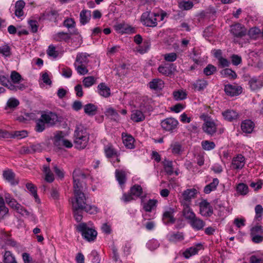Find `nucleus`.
<instances>
[{
    "instance_id": "obj_1",
    "label": "nucleus",
    "mask_w": 263,
    "mask_h": 263,
    "mask_svg": "<svg viewBox=\"0 0 263 263\" xmlns=\"http://www.w3.org/2000/svg\"><path fill=\"white\" fill-rule=\"evenodd\" d=\"M86 175L79 169L73 172V190L74 198L72 201L73 209H81L86 203V197L83 192L85 187Z\"/></svg>"
},
{
    "instance_id": "obj_2",
    "label": "nucleus",
    "mask_w": 263,
    "mask_h": 263,
    "mask_svg": "<svg viewBox=\"0 0 263 263\" xmlns=\"http://www.w3.org/2000/svg\"><path fill=\"white\" fill-rule=\"evenodd\" d=\"M58 117L55 113L49 112L42 114L41 117L35 121V130L41 133L44 131L46 125L51 126L58 122Z\"/></svg>"
},
{
    "instance_id": "obj_3",
    "label": "nucleus",
    "mask_w": 263,
    "mask_h": 263,
    "mask_svg": "<svg viewBox=\"0 0 263 263\" xmlns=\"http://www.w3.org/2000/svg\"><path fill=\"white\" fill-rule=\"evenodd\" d=\"M74 143L78 149L84 148L89 141V136L86 131L82 127H77L74 134Z\"/></svg>"
},
{
    "instance_id": "obj_4",
    "label": "nucleus",
    "mask_w": 263,
    "mask_h": 263,
    "mask_svg": "<svg viewBox=\"0 0 263 263\" xmlns=\"http://www.w3.org/2000/svg\"><path fill=\"white\" fill-rule=\"evenodd\" d=\"M5 198L7 204L12 208L14 209L18 213L26 217H32L34 218L33 214L27 211L22 205L17 202V201L13 198H12L9 194H6Z\"/></svg>"
},
{
    "instance_id": "obj_5",
    "label": "nucleus",
    "mask_w": 263,
    "mask_h": 263,
    "mask_svg": "<svg viewBox=\"0 0 263 263\" xmlns=\"http://www.w3.org/2000/svg\"><path fill=\"white\" fill-rule=\"evenodd\" d=\"M77 229L81 233L84 239L88 241H93L96 238L97 232L92 228H90L85 223H80Z\"/></svg>"
},
{
    "instance_id": "obj_6",
    "label": "nucleus",
    "mask_w": 263,
    "mask_h": 263,
    "mask_svg": "<svg viewBox=\"0 0 263 263\" xmlns=\"http://www.w3.org/2000/svg\"><path fill=\"white\" fill-rule=\"evenodd\" d=\"M157 16L159 17V14L146 11L142 14L141 21L144 25L147 27H154L157 25L156 18Z\"/></svg>"
},
{
    "instance_id": "obj_7",
    "label": "nucleus",
    "mask_w": 263,
    "mask_h": 263,
    "mask_svg": "<svg viewBox=\"0 0 263 263\" xmlns=\"http://www.w3.org/2000/svg\"><path fill=\"white\" fill-rule=\"evenodd\" d=\"M197 191L195 189H187L183 191L180 198L181 204H191V200L195 198Z\"/></svg>"
},
{
    "instance_id": "obj_8",
    "label": "nucleus",
    "mask_w": 263,
    "mask_h": 263,
    "mask_svg": "<svg viewBox=\"0 0 263 263\" xmlns=\"http://www.w3.org/2000/svg\"><path fill=\"white\" fill-rule=\"evenodd\" d=\"M178 121L174 118H167L161 122L162 128L167 132H173L177 128Z\"/></svg>"
},
{
    "instance_id": "obj_9",
    "label": "nucleus",
    "mask_w": 263,
    "mask_h": 263,
    "mask_svg": "<svg viewBox=\"0 0 263 263\" xmlns=\"http://www.w3.org/2000/svg\"><path fill=\"white\" fill-rule=\"evenodd\" d=\"M231 32L235 37H242L246 35L247 30L243 25L237 23L231 26Z\"/></svg>"
},
{
    "instance_id": "obj_10",
    "label": "nucleus",
    "mask_w": 263,
    "mask_h": 263,
    "mask_svg": "<svg viewBox=\"0 0 263 263\" xmlns=\"http://www.w3.org/2000/svg\"><path fill=\"white\" fill-rule=\"evenodd\" d=\"M202 129L204 133L209 135H213L217 130L214 121L211 119L205 120L202 125Z\"/></svg>"
},
{
    "instance_id": "obj_11",
    "label": "nucleus",
    "mask_w": 263,
    "mask_h": 263,
    "mask_svg": "<svg viewBox=\"0 0 263 263\" xmlns=\"http://www.w3.org/2000/svg\"><path fill=\"white\" fill-rule=\"evenodd\" d=\"M224 91L227 95L233 97L240 94L242 88L236 84H228L225 85Z\"/></svg>"
},
{
    "instance_id": "obj_12",
    "label": "nucleus",
    "mask_w": 263,
    "mask_h": 263,
    "mask_svg": "<svg viewBox=\"0 0 263 263\" xmlns=\"http://www.w3.org/2000/svg\"><path fill=\"white\" fill-rule=\"evenodd\" d=\"M200 213L205 217L210 216L213 214V209L210 204L205 200L199 203Z\"/></svg>"
},
{
    "instance_id": "obj_13",
    "label": "nucleus",
    "mask_w": 263,
    "mask_h": 263,
    "mask_svg": "<svg viewBox=\"0 0 263 263\" xmlns=\"http://www.w3.org/2000/svg\"><path fill=\"white\" fill-rule=\"evenodd\" d=\"M3 176L4 178L12 185H16L18 183V180L15 178V175L11 170L4 171Z\"/></svg>"
},
{
    "instance_id": "obj_14",
    "label": "nucleus",
    "mask_w": 263,
    "mask_h": 263,
    "mask_svg": "<svg viewBox=\"0 0 263 263\" xmlns=\"http://www.w3.org/2000/svg\"><path fill=\"white\" fill-rule=\"evenodd\" d=\"M245 164V158L241 154L233 158L232 161V167L235 170H240Z\"/></svg>"
},
{
    "instance_id": "obj_15",
    "label": "nucleus",
    "mask_w": 263,
    "mask_h": 263,
    "mask_svg": "<svg viewBox=\"0 0 263 263\" xmlns=\"http://www.w3.org/2000/svg\"><path fill=\"white\" fill-rule=\"evenodd\" d=\"M65 134L61 131H58L54 134V136L52 139L54 145L59 148L62 146V144L65 138Z\"/></svg>"
},
{
    "instance_id": "obj_16",
    "label": "nucleus",
    "mask_w": 263,
    "mask_h": 263,
    "mask_svg": "<svg viewBox=\"0 0 263 263\" xmlns=\"http://www.w3.org/2000/svg\"><path fill=\"white\" fill-rule=\"evenodd\" d=\"M115 30L121 33H130L134 32V28L125 23H120L115 26Z\"/></svg>"
},
{
    "instance_id": "obj_17",
    "label": "nucleus",
    "mask_w": 263,
    "mask_h": 263,
    "mask_svg": "<svg viewBox=\"0 0 263 263\" xmlns=\"http://www.w3.org/2000/svg\"><path fill=\"white\" fill-rule=\"evenodd\" d=\"M202 246L201 243H197L187 249L183 252V256L185 258H189L191 256L196 254L198 252L202 249Z\"/></svg>"
},
{
    "instance_id": "obj_18",
    "label": "nucleus",
    "mask_w": 263,
    "mask_h": 263,
    "mask_svg": "<svg viewBox=\"0 0 263 263\" xmlns=\"http://www.w3.org/2000/svg\"><path fill=\"white\" fill-rule=\"evenodd\" d=\"M123 143L125 146L129 149L134 148L135 139L133 137L127 133H123L122 134Z\"/></svg>"
},
{
    "instance_id": "obj_19",
    "label": "nucleus",
    "mask_w": 263,
    "mask_h": 263,
    "mask_svg": "<svg viewBox=\"0 0 263 263\" xmlns=\"http://www.w3.org/2000/svg\"><path fill=\"white\" fill-rule=\"evenodd\" d=\"M192 228L196 230H202L205 225V222L196 216L189 222Z\"/></svg>"
},
{
    "instance_id": "obj_20",
    "label": "nucleus",
    "mask_w": 263,
    "mask_h": 263,
    "mask_svg": "<svg viewBox=\"0 0 263 263\" xmlns=\"http://www.w3.org/2000/svg\"><path fill=\"white\" fill-rule=\"evenodd\" d=\"M183 206L182 215L185 219L189 220V222L196 216V214L190 208V205L181 204Z\"/></svg>"
},
{
    "instance_id": "obj_21",
    "label": "nucleus",
    "mask_w": 263,
    "mask_h": 263,
    "mask_svg": "<svg viewBox=\"0 0 263 263\" xmlns=\"http://www.w3.org/2000/svg\"><path fill=\"white\" fill-rule=\"evenodd\" d=\"M148 86L151 89L159 90L163 88L164 82L160 79H154L148 83Z\"/></svg>"
},
{
    "instance_id": "obj_22",
    "label": "nucleus",
    "mask_w": 263,
    "mask_h": 263,
    "mask_svg": "<svg viewBox=\"0 0 263 263\" xmlns=\"http://www.w3.org/2000/svg\"><path fill=\"white\" fill-rule=\"evenodd\" d=\"M98 93L102 97L108 98L110 96V88L104 83H101L98 86Z\"/></svg>"
},
{
    "instance_id": "obj_23",
    "label": "nucleus",
    "mask_w": 263,
    "mask_h": 263,
    "mask_svg": "<svg viewBox=\"0 0 263 263\" xmlns=\"http://www.w3.org/2000/svg\"><path fill=\"white\" fill-rule=\"evenodd\" d=\"M254 127V123L250 120H246L243 121L241 124L242 130L246 133H251Z\"/></svg>"
},
{
    "instance_id": "obj_24",
    "label": "nucleus",
    "mask_w": 263,
    "mask_h": 263,
    "mask_svg": "<svg viewBox=\"0 0 263 263\" xmlns=\"http://www.w3.org/2000/svg\"><path fill=\"white\" fill-rule=\"evenodd\" d=\"M222 116L229 121H232L238 118V114L235 110L231 109H228L223 112Z\"/></svg>"
},
{
    "instance_id": "obj_25",
    "label": "nucleus",
    "mask_w": 263,
    "mask_h": 263,
    "mask_svg": "<svg viewBox=\"0 0 263 263\" xmlns=\"http://www.w3.org/2000/svg\"><path fill=\"white\" fill-rule=\"evenodd\" d=\"M25 6V3L22 0L17 1L15 5V15L20 17L24 15L23 9Z\"/></svg>"
},
{
    "instance_id": "obj_26",
    "label": "nucleus",
    "mask_w": 263,
    "mask_h": 263,
    "mask_svg": "<svg viewBox=\"0 0 263 263\" xmlns=\"http://www.w3.org/2000/svg\"><path fill=\"white\" fill-rule=\"evenodd\" d=\"M208 85V82L204 79H198L193 84V89L196 91H202L204 90Z\"/></svg>"
},
{
    "instance_id": "obj_27",
    "label": "nucleus",
    "mask_w": 263,
    "mask_h": 263,
    "mask_svg": "<svg viewBox=\"0 0 263 263\" xmlns=\"http://www.w3.org/2000/svg\"><path fill=\"white\" fill-rule=\"evenodd\" d=\"M91 17V11L88 10H83L80 14V21L82 25L88 23Z\"/></svg>"
},
{
    "instance_id": "obj_28",
    "label": "nucleus",
    "mask_w": 263,
    "mask_h": 263,
    "mask_svg": "<svg viewBox=\"0 0 263 263\" xmlns=\"http://www.w3.org/2000/svg\"><path fill=\"white\" fill-rule=\"evenodd\" d=\"M88 57L85 53L78 54L74 65H86L88 62Z\"/></svg>"
},
{
    "instance_id": "obj_29",
    "label": "nucleus",
    "mask_w": 263,
    "mask_h": 263,
    "mask_svg": "<svg viewBox=\"0 0 263 263\" xmlns=\"http://www.w3.org/2000/svg\"><path fill=\"white\" fill-rule=\"evenodd\" d=\"M130 118L134 122H139L144 120L145 116L141 111L134 110L132 112Z\"/></svg>"
},
{
    "instance_id": "obj_30",
    "label": "nucleus",
    "mask_w": 263,
    "mask_h": 263,
    "mask_svg": "<svg viewBox=\"0 0 263 263\" xmlns=\"http://www.w3.org/2000/svg\"><path fill=\"white\" fill-rule=\"evenodd\" d=\"M104 152L107 158H112L114 156L118 157L116 151L114 149L111 145L108 144L104 147ZM118 162L120 160L118 158H116Z\"/></svg>"
},
{
    "instance_id": "obj_31",
    "label": "nucleus",
    "mask_w": 263,
    "mask_h": 263,
    "mask_svg": "<svg viewBox=\"0 0 263 263\" xmlns=\"http://www.w3.org/2000/svg\"><path fill=\"white\" fill-rule=\"evenodd\" d=\"M249 85L252 90H256L262 86V82L259 78L253 77L249 81Z\"/></svg>"
},
{
    "instance_id": "obj_32",
    "label": "nucleus",
    "mask_w": 263,
    "mask_h": 263,
    "mask_svg": "<svg viewBox=\"0 0 263 263\" xmlns=\"http://www.w3.org/2000/svg\"><path fill=\"white\" fill-rule=\"evenodd\" d=\"M84 112L89 116H93L96 115L97 107L95 105L88 103L84 106Z\"/></svg>"
},
{
    "instance_id": "obj_33",
    "label": "nucleus",
    "mask_w": 263,
    "mask_h": 263,
    "mask_svg": "<svg viewBox=\"0 0 263 263\" xmlns=\"http://www.w3.org/2000/svg\"><path fill=\"white\" fill-rule=\"evenodd\" d=\"M173 210L171 209L169 211H165L163 215V221L165 224L169 223H174L175 219L173 216Z\"/></svg>"
},
{
    "instance_id": "obj_34",
    "label": "nucleus",
    "mask_w": 263,
    "mask_h": 263,
    "mask_svg": "<svg viewBox=\"0 0 263 263\" xmlns=\"http://www.w3.org/2000/svg\"><path fill=\"white\" fill-rule=\"evenodd\" d=\"M219 183V180L217 178L213 179V181L210 184L206 185L204 189V192L205 194H209L212 191L216 189L217 186Z\"/></svg>"
},
{
    "instance_id": "obj_35",
    "label": "nucleus",
    "mask_w": 263,
    "mask_h": 263,
    "mask_svg": "<svg viewBox=\"0 0 263 263\" xmlns=\"http://www.w3.org/2000/svg\"><path fill=\"white\" fill-rule=\"evenodd\" d=\"M158 70L162 74L166 76H168L172 73V66L168 64L160 66L158 68Z\"/></svg>"
},
{
    "instance_id": "obj_36",
    "label": "nucleus",
    "mask_w": 263,
    "mask_h": 263,
    "mask_svg": "<svg viewBox=\"0 0 263 263\" xmlns=\"http://www.w3.org/2000/svg\"><path fill=\"white\" fill-rule=\"evenodd\" d=\"M116 177L120 185L123 184L126 180L125 172L122 170H117L116 171Z\"/></svg>"
},
{
    "instance_id": "obj_37",
    "label": "nucleus",
    "mask_w": 263,
    "mask_h": 263,
    "mask_svg": "<svg viewBox=\"0 0 263 263\" xmlns=\"http://www.w3.org/2000/svg\"><path fill=\"white\" fill-rule=\"evenodd\" d=\"M157 203L156 200L150 199L147 202L143 203V209L146 212H151L156 206Z\"/></svg>"
},
{
    "instance_id": "obj_38",
    "label": "nucleus",
    "mask_w": 263,
    "mask_h": 263,
    "mask_svg": "<svg viewBox=\"0 0 263 263\" xmlns=\"http://www.w3.org/2000/svg\"><path fill=\"white\" fill-rule=\"evenodd\" d=\"M105 114L114 120H118L119 119V116L118 113L111 107L107 108L105 111Z\"/></svg>"
},
{
    "instance_id": "obj_39",
    "label": "nucleus",
    "mask_w": 263,
    "mask_h": 263,
    "mask_svg": "<svg viewBox=\"0 0 263 263\" xmlns=\"http://www.w3.org/2000/svg\"><path fill=\"white\" fill-rule=\"evenodd\" d=\"M130 192L134 197L138 198L142 195V189L140 185L136 184L130 188Z\"/></svg>"
},
{
    "instance_id": "obj_40",
    "label": "nucleus",
    "mask_w": 263,
    "mask_h": 263,
    "mask_svg": "<svg viewBox=\"0 0 263 263\" xmlns=\"http://www.w3.org/2000/svg\"><path fill=\"white\" fill-rule=\"evenodd\" d=\"M10 135V138H17L18 139H22L27 136V132L26 130L14 131L9 133Z\"/></svg>"
},
{
    "instance_id": "obj_41",
    "label": "nucleus",
    "mask_w": 263,
    "mask_h": 263,
    "mask_svg": "<svg viewBox=\"0 0 263 263\" xmlns=\"http://www.w3.org/2000/svg\"><path fill=\"white\" fill-rule=\"evenodd\" d=\"M163 165L165 172L168 175H172L174 172L173 162L172 161L165 159L163 161Z\"/></svg>"
},
{
    "instance_id": "obj_42",
    "label": "nucleus",
    "mask_w": 263,
    "mask_h": 263,
    "mask_svg": "<svg viewBox=\"0 0 263 263\" xmlns=\"http://www.w3.org/2000/svg\"><path fill=\"white\" fill-rule=\"evenodd\" d=\"M81 210H84L86 212L89 213L90 214H94L98 212V209L97 207L94 205L87 204L86 203H85V205H84L83 206V208H82Z\"/></svg>"
},
{
    "instance_id": "obj_43",
    "label": "nucleus",
    "mask_w": 263,
    "mask_h": 263,
    "mask_svg": "<svg viewBox=\"0 0 263 263\" xmlns=\"http://www.w3.org/2000/svg\"><path fill=\"white\" fill-rule=\"evenodd\" d=\"M5 263H17L16 261L10 251H6L4 256Z\"/></svg>"
},
{
    "instance_id": "obj_44",
    "label": "nucleus",
    "mask_w": 263,
    "mask_h": 263,
    "mask_svg": "<svg viewBox=\"0 0 263 263\" xmlns=\"http://www.w3.org/2000/svg\"><path fill=\"white\" fill-rule=\"evenodd\" d=\"M54 39L57 41H61L62 40L66 41L70 39V36L67 33L60 32L54 35Z\"/></svg>"
},
{
    "instance_id": "obj_45",
    "label": "nucleus",
    "mask_w": 263,
    "mask_h": 263,
    "mask_svg": "<svg viewBox=\"0 0 263 263\" xmlns=\"http://www.w3.org/2000/svg\"><path fill=\"white\" fill-rule=\"evenodd\" d=\"M27 189L30 192L31 194L34 197L35 201L37 202H39L40 199L38 197V196L36 193V190L35 188V186L31 183H27L26 185Z\"/></svg>"
},
{
    "instance_id": "obj_46",
    "label": "nucleus",
    "mask_w": 263,
    "mask_h": 263,
    "mask_svg": "<svg viewBox=\"0 0 263 263\" xmlns=\"http://www.w3.org/2000/svg\"><path fill=\"white\" fill-rule=\"evenodd\" d=\"M221 74L224 77H229L232 79L236 78L237 75L236 73L231 69L226 68L221 71Z\"/></svg>"
},
{
    "instance_id": "obj_47",
    "label": "nucleus",
    "mask_w": 263,
    "mask_h": 263,
    "mask_svg": "<svg viewBox=\"0 0 263 263\" xmlns=\"http://www.w3.org/2000/svg\"><path fill=\"white\" fill-rule=\"evenodd\" d=\"M201 145L203 149L205 151H210L215 147V144L213 142L208 140H204L201 142Z\"/></svg>"
},
{
    "instance_id": "obj_48",
    "label": "nucleus",
    "mask_w": 263,
    "mask_h": 263,
    "mask_svg": "<svg viewBox=\"0 0 263 263\" xmlns=\"http://www.w3.org/2000/svg\"><path fill=\"white\" fill-rule=\"evenodd\" d=\"M10 78L14 84H18L22 80V76L15 71H12L11 72Z\"/></svg>"
},
{
    "instance_id": "obj_49",
    "label": "nucleus",
    "mask_w": 263,
    "mask_h": 263,
    "mask_svg": "<svg viewBox=\"0 0 263 263\" xmlns=\"http://www.w3.org/2000/svg\"><path fill=\"white\" fill-rule=\"evenodd\" d=\"M237 192L241 195H244L248 192V187L244 183H239L236 188Z\"/></svg>"
},
{
    "instance_id": "obj_50",
    "label": "nucleus",
    "mask_w": 263,
    "mask_h": 263,
    "mask_svg": "<svg viewBox=\"0 0 263 263\" xmlns=\"http://www.w3.org/2000/svg\"><path fill=\"white\" fill-rule=\"evenodd\" d=\"M173 96L175 100H181L186 98V93L183 90H178L173 92Z\"/></svg>"
},
{
    "instance_id": "obj_51",
    "label": "nucleus",
    "mask_w": 263,
    "mask_h": 263,
    "mask_svg": "<svg viewBox=\"0 0 263 263\" xmlns=\"http://www.w3.org/2000/svg\"><path fill=\"white\" fill-rule=\"evenodd\" d=\"M95 81L93 77L89 76L85 77L83 80V83L85 87H89L95 84Z\"/></svg>"
},
{
    "instance_id": "obj_52",
    "label": "nucleus",
    "mask_w": 263,
    "mask_h": 263,
    "mask_svg": "<svg viewBox=\"0 0 263 263\" xmlns=\"http://www.w3.org/2000/svg\"><path fill=\"white\" fill-rule=\"evenodd\" d=\"M74 66L78 73L81 75H85L88 72L86 65H74Z\"/></svg>"
},
{
    "instance_id": "obj_53",
    "label": "nucleus",
    "mask_w": 263,
    "mask_h": 263,
    "mask_svg": "<svg viewBox=\"0 0 263 263\" xmlns=\"http://www.w3.org/2000/svg\"><path fill=\"white\" fill-rule=\"evenodd\" d=\"M172 153L174 155H179L182 151L181 145L175 143L171 145Z\"/></svg>"
},
{
    "instance_id": "obj_54",
    "label": "nucleus",
    "mask_w": 263,
    "mask_h": 263,
    "mask_svg": "<svg viewBox=\"0 0 263 263\" xmlns=\"http://www.w3.org/2000/svg\"><path fill=\"white\" fill-rule=\"evenodd\" d=\"M216 71V67L212 64H209L203 69V73L206 76L213 74Z\"/></svg>"
},
{
    "instance_id": "obj_55",
    "label": "nucleus",
    "mask_w": 263,
    "mask_h": 263,
    "mask_svg": "<svg viewBox=\"0 0 263 263\" xmlns=\"http://www.w3.org/2000/svg\"><path fill=\"white\" fill-rule=\"evenodd\" d=\"M47 53L49 56L54 58H57L59 55L58 51L56 50L55 47L52 45H50L48 47Z\"/></svg>"
},
{
    "instance_id": "obj_56",
    "label": "nucleus",
    "mask_w": 263,
    "mask_h": 263,
    "mask_svg": "<svg viewBox=\"0 0 263 263\" xmlns=\"http://www.w3.org/2000/svg\"><path fill=\"white\" fill-rule=\"evenodd\" d=\"M164 60L167 62H174L177 58V54L175 52L166 53L163 55Z\"/></svg>"
},
{
    "instance_id": "obj_57",
    "label": "nucleus",
    "mask_w": 263,
    "mask_h": 263,
    "mask_svg": "<svg viewBox=\"0 0 263 263\" xmlns=\"http://www.w3.org/2000/svg\"><path fill=\"white\" fill-rule=\"evenodd\" d=\"M263 234V229L260 226H256L251 229V235Z\"/></svg>"
},
{
    "instance_id": "obj_58",
    "label": "nucleus",
    "mask_w": 263,
    "mask_h": 263,
    "mask_svg": "<svg viewBox=\"0 0 263 263\" xmlns=\"http://www.w3.org/2000/svg\"><path fill=\"white\" fill-rule=\"evenodd\" d=\"M19 103L17 99L11 98L8 100L7 105L9 108H15L19 105Z\"/></svg>"
},
{
    "instance_id": "obj_59",
    "label": "nucleus",
    "mask_w": 263,
    "mask_h": 263,
    "mask_svg": "<svg viewBox=\"0 0 263 263\" xmlns=\"http://www.w3.org/2000/svg\"><path fill=\"white\" fill-rule=\"evenodd\" d=\"M0 53L5 57L10 55V48L8 45H4L0 47Z\"/></svg>"
},
{
    "instance_id": "obj_60",
    "label": "nucleus",
    "mask_w": 263,
    "mask_h": 263,
    "mask_svg": "<svg viewBox=\"0 0 263 263\" xmlns=\"http://www.w3.org/2000/svg\"><path fill=\"white\" fill-rule=\"evenodd\" d=\"M75 22L71 18H66L63 22V25L68 29L73 28L75 27Z\"/></svg>"
},
{
    "instance_id": "obj_61",
    "label": "nucleus",
    "mask_w": 263,
    "mask_h": 263,
    "mask_svg": "<svg viewBox=\"0 0 263 263\" xmlns=\"http://www.w3.org/2000/svg\"><path fill=\"white\" fill-rule=\"evenodd\" d=\"M193 6V4L192 2H182L179 4V7L181 9L188 10L191 9Z\"/></svg>"
},
{
    "instance_id": "obj_62",
    "label": "nucleus",
    "mask_w": 263,
    "mask_h": 263,
    "mask_svg": "<svg viewBox=\"0 0 263 263\" xmlns=\"http://www.w3.org/2000/svg\"><path fill=\"white\" fill-rule=\"evenodd\" d=\"M31 151L32 153H40L43 150V147L41 144L36 143L30 145Z\"/></svg>"
},
{
    "instance_id": "obj_63",
    "label": "nucleus",
    "mask_w": 263,
    "mask_h": 263,
    "mask_svg": "<svg viewBox=\"0 0 263 263\" xmlns=\"http://www.w3.org/2000/svg\"><path fill=\"white\" fill-rule=\"evenodd\" d=\"M255 212L256 214V218L260 220L261 218V215L263 212V208L262 206L260 204L256 205L255 208Z\"/></svg>"
},
{
    "instance_id": "obj_64",
    "label": "nucleus",
    "mask_w": 263,
    "mask_h": 263,
    "mask_svg": "<svg viewBox=\"0 0 263 263\" xmlns=\"http://www.w3.org/2000/svg\"><path fill=\"white\" fill-rule=\"evenodd\" d=\"M261 32L260 30L257 27H253L248 31V34L251 37H256Z\"/></svg>"
}]
</instances>
